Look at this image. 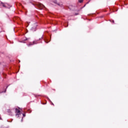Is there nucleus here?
Listing matches in <instances>:
<instances>
[{"instance_id": "8", "label": "nucleus", "mask_w": 128, "mask_h": 128, "mask_svg": "<svg viewBox=\"0 0 128 128\" xmlns=\"http://www.w3.org/2000/svg\"><path fill=\"white\" fill-rule=\"evenodd\" d=\"M28 40V38H26L24 40Z\"/></svg>"}, {"instance_id": "1", "label": "nucleus", "mask_w": 128, "mask_h": 128, "mask_svg": "<svg viewBox=\"0 0 128 128\" xmlns=\"http://www.w3.org/2000/svg\"><path fill=\"white\" fill-rule=\"evenodd\" d=\"M1 4L2 6L6 8H10V6L8 3H4L1 2Z\"/></svg>"}, {"instance_id": "3", "label": "nucleus", "mask_w": 128, "mask_h": 128, "mask_svg": "<svg viewBox=\"0 0 128 128\" xmlns=\"http://www.w3.org/2000/svg\"><path fill=\"white\" fill-rule=\"evenodd\" d=\"M31 30H32V32H36V24H34L32 26L31 28Z\"/></svg>"}, {"instance_id": "2", "label": "nucleus", "mask_w": 128, "mask_h": 128, "mask_svg": "<svg viewBox=\"0 0 128 128\" xmlns=\"http://www.w3.org/2000/svg\"><path fill=\"white\" fill-rule=\"evenodd\" d=\"M38 7L40 10H42V8H46V6H44V5L40 3L38 4Z\"/></svg>"}, {"instance_id": "14", "label": "nucleus", "mask_w": 128, "mask_h": 128, "mask_svg": "<svg viewBox=\"0 0 128 128\" xmlns=\"http://www.w3.org/2000/svg\"><path fill=\"white\" fill-rule=\"evenodd\" d=\"M6 92V90L4 91V92Z\"/></svg>"}, {"instance_id": "4", "label": "nucleus", "mask_w": 128, "mask_h": 128, "mask_svg": "<svg viewBox=\"0 0 128 128\" xmlns=\"http://www.w3.org/2000/svg\"><path fill=\"white\" fill-rule=\"evenodd\" d=\"M16 116H20V110L18 108L16 109Z\"/></svg>"}, {"instance_id": "15", "label": "nucleus", "mask_w": 128, "mask_h": 128, "mask_svg": "<svg viewBox=\"0 0 128 128\" xmlns=\"http://www.w3.org/2000/svg\"><path fill=\"white\" fill-rule=\"evenodd\" d=\"M89 2H90V0Z\"/></svg>"}, {"instance_id": "9", "label": "nucleus", "mask_w": 128, "mask_h": 128, "mask_svg": "<svg viewBox=\"0 0 128 128\" xmlns=\"http://www.w3.org/2000/svg\"><path fill=\"white\" fill-rule=\"evenodd\" d=\"M111 22H113V24H114V20H112Z\"/></svg>"}, {"instance_id": "6", "label": "nucleus", "mask_w": 128, "mask_h": 128, "mask_svg": "<svg viewBox=\"0 0 128 128\" xmlns=\"http://www.w3.org/2000/svg\"><path fill=\"white\" fill-rule=\"evenodd\" d=\"M7 112H9V114H12V110H8Z\"/></svg>"}, {"instance_id": "13", "label": "nucleus", "mask_w": 128, "mask_h": 128, "mask_svg": "<svg viewBox=\"0 0 128 128\" xmlns=\"http://www.w3.org/2000/svg\"><path fill=\"white\" fill-rule=\"evenodd\" d=\"M58 4V6H60V4Z\"/></svg>"}, {"instance_id": "10", "label": "nucleus", "mask_w": 128, "mask_h": 128, "mask_svg": "<svg viewBox=\"0 0 128 128\" xmlns=\"http://www.w3.org/2000/svg\"><path fill=\"white\" fill-rule=\"evenodd\" d=\"M46 44H48V42L46 41Z\"/></svg>"}, {"instance_id": "11", "label": "nucleus", "mask_w": 128, "mask_h": 128, "mask_svg": "<svg viewBox=\"0 0 128 128\" xmlns=\"http://www.w3.org/2000/svg\"><path fill=\"white\" fill-rule=\"evenodd\" d=\"M24 116H26V115L24 114H23Z\"/></svg>"}, {"instance_id": "7", "label": "nucleus", "mask_w": 128, "mask_h": 128, "mask_svg": "<svg viewBox=\"0 0 128 128\" xmlns=\"http://www.w3.org/2000/svg\"><path fill=\"white\" fill-rule=\"evenodd\" d=\"M78 2H79L82 4V2H84V0H78Z\"/></svg>"}, {"instance_id": "12", "label": "nucleus", "mask_w": 128, "mask_h": 128, "mask_svg": "<svg viewBox=\"0 0 128 128\" xmlns=\"http://www.w3.org/2000/svg\"><path fill=\"white\" fill-rule=\"evenodd\" d=\"M0 120H2V117H0Z\"/></svg>"}, {"instance_id": "5", "label": "nucleus", "mask_w": 128, "mask_h": 128, "mask_svg": "<svg viewBox=\"0 0 128 128\" xmlns=\"http://www.w3.org/2000/svg\"><path fill=\"white\" fill-rule=\"evenodd\" d=\"M36 44V43L35 42H33L32 43L30 42V43L28 44V46H34V44Z\"/></svg>"}]
</instances>
